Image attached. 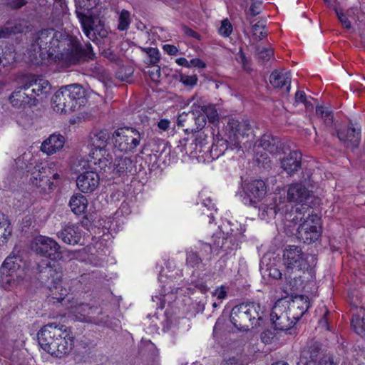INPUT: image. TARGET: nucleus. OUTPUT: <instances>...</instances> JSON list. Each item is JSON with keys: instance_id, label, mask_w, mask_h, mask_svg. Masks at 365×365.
I'll use <instances>...</instances> for the list:
<instances>
[{"instance_id": "nucleus-1", "label": "nucleus", "mask_w": 365, "mask_h": 365, "mask_svg": "<svg viewBox=\"0 0 365 365\" xmlns=\"http://www.w3.org/2000/svg\"><path fill=\"white\" fill-rule=\"evenodd\" d=\"M47 45L46 59L63 61L68 65L93 59L95 56L90 43L83 48L76 38L63 33L61 38H53Z\"/></svg>"}, {"instance_id": "nucleus-2", "label": "nucleus", "mask_w": 365, "mask_h": 365, "mask_svg": "<svg viewBox=\"0 0 365 365\" xmlns=\"http://www.w3.org/2000/svg\"><path fill=\"white\" fill-rule=\"evenodd\" d=\"M40 346L51 355L61 358L68 354L73 347V337L66 331L63 325L49 323L38 332Z\"/></svg>"}, {"instance_id": "nucleus-3", "label": "nucleus", "mask_w": 365, "mask_h": 365, "mask_svg": "<svg viewBox=\"0 0 365 365\" xmlns=\"http://www.w3.org/2000/svg\"><path fill=\"white\" fill-rule=\"evenodd\" d=\"M293 214L292 218L297 219V220L289 221L300 222L297 229L299 240L308 245L317 241L321 235L319 217L314 214L312 209L304 205L296 207Z\"/></svg>"}, {"instance_id": "nucleus-4", "label": "nucleus", "mask_w": 365, "mask_h": 365, "mask_svg": "<svg viewBox=\"0 0 365 365\" xmlns=\"http://www.w3.org/2000/svg\"><path fill=\"white\" fill-rule=\"evenodd\" d=\"M86 102L85 91L78 84H72L56 91L51 99L53 110L68 113L80 108Z\"/></svg>"}, {"instance_id": "nucleus-5", "label": "nucleus", "mask_w": 365, "mask_h": 365, "mask_svg": "<svg viewBox=\"0 0 365 365\" xmlns=\"http://www.w3.org/2000/svg\"><path fill=\"white\" fill-rule=\"evenodd\" d=\"M259 304L250 302L235 306L230 313V322L240 331H248L261 326L263 319Z\"/></svg>"}, {"instance_id": "nucleus-6", "label": "nucleus", "mask_w": 365, "mask_h": 365, "mask_svg": "<svg viewBox=\"0 0 365 365\" xmlns=\"http://www.w3.org/2000/svg\"><path fill=\"white\" fill-rule=\"evenodd\" d=\"M96 160L95 158L91 160L81 158L75 165V170L79 173L76 179V185L82 192L91 193L98 187L100 177L98 169L93 168L96 164Z\"/></svg>"}, {"instance_id": "nucleus-7", "label": "nucleus", "mask_w": 365, "mask_h": 365, "mask_svg": "<svg viewBox=\"0 0 365 365\" xmlns=\"http://www.w3.org/2000/svg\"><path fill=\"white\" fill-rule=\"evenodd\" d=\"M100 0H76V14L86 36L93 39L101 29V20L93 17L90 11L96 7Z\"/></svg>"}, {"instance_id": "nucleus-8", "label": "nucleus", "mask_w": 365, "mask_h": 365, "mask_svg": "<svg viewBox=\"0 0 365 365\" xmlns=\"http://www.w3.org/2000/svg\"><path fill=\"white\" fill-rule=\"evenodd\" d=\"M38 279L41 283L49 291V295L61 302L68 294V290L62 285V272L50 265L40 270Z\"/></svg>"}, {"instance_id": "nucleus-9", "label": "nucleus", "mask_w": 365, "mask_h": 365, "mask_svg": "<svg viewBox=\"0 0 365 365\" xmlns=\"http://www.w3.org/2000/svg\"><path fill=\"white\" fill-rule=\"evenodd\" d=\"M283 262L288 269L305 270L315 265L316 258L304 253L298 246L289 245L284 250Z\"/></svg>"}, {"instance_id": "nucleus-10", "label": "nucleus", "mask_w": 365, "mask_h": 365, "mask_svg": "<svg viewBox=\"0 0 365 365\" xmlns=\"http://www.w3.org/2000/svg\"><path fill=\"white\" fill-rule=\"evenodd\" d=\"M140 140V133L132 128H119L113 134L114 148L120 152H133Z\"/></svg>"}, {"instance_id": "nucleus-11", "label": "nucleus", "mask_w": 365, "mask_h": 365, "mask_svg": "<svg viewBox=\"0 0 365 365\" xmlns=\"http://www.w3.org/2000/svg\"><path fill=\"white\" fill-rule=\"evenodd\" d=\"M225 137L231 146L239 149L242 140L252 135V129L248 120L230 119L224 130Z\"/></svg>"}, {"instance_id": "nucleus-12", "label": "nucleus", "mask_w": 365, "mask_h": 365, "mask_svg": "<svg viewBox=\"0 0 365 365\" xmlns=\"http://www.w3.org/2000/svg\"><path fill=\"white\" fill-rule=\"evenodd\" d=\"M289 205L287 202L285 200L284 197L279 195L277 193H275L274 197L272 198L271 202L267 204L263 205L259 209V216L262 220H269L276 217L278 214L282 216H284V218L287 221L288 220H295L298 217L292 218L293 214V210H291L290 212L289 210Z\"/></svg>"}, {"instance_id": "nucleus-13", "label": "nucleus", "mask_w": 365, "mask_h": 365, "mask_svg": "<svg viewBox=\"0 0 365 365\" xmlns=\"http://www.w3.org/2000/svg\"><path fill=\"white\" fill-rule=\"evenodd\" d=\"M61 36L62 32L56 31L52 29H43L36 33L33 37L29 49V52L34 56L33 60L38 63L39 61L46 59V47L44 46H48V42L53 40V38Z\"/></svg>"}, {"instance_id": "nucleus-14", "label": "nucleus", "mask_w": 365, "mask_h": 365, "mask_svg": "<svg viewBox=\"0 0 365 365\" xmlns=\"http://www.w3.org/2000/svg\"><path fill=\"white\" fill-rule=\"evenodd\" d=\"M31 250L38 255L56 260L61 257V247L53 239L46 236L36 237L31 244Z\"/></svg>"}, {"instance_id": "nucleus-15", "label": "nucleus", "mask_w": 365, "mask_h": 365, "mask_svg": "<svg viewBox=\"0 0 365 365\" xmlns=\"http://www.w3.org/2000/svg\"><path fill=\"white\" fill-rule=\"evenodd\" d=\"M286 300H277L272 309L270 318L274 329L279 331H287L294 324L295 321L291 317L285 308Z\"/></svg>"}, {"instance_id": "nucleus-16", "label": "nucleus", "mask_w": 365, "mask_h": 365, "mask_svg": "<svg viewBox=\"0 0 365 365\" xmlns=\"http://www.w3.org/2000/svg\"><path fill=\"white\" fill-rule=\"evenodd\" d=\"M309 307L308 297L296 296L292 300H286L285 308L295 323L304 315Z\"/></svg>"}, {"instance_id": "nucleus-17", "label": "nucleus", "mask_w": 365, "mask_h": 365, "mask_svg": "<svg viewBox=\"0 0 365 365\" xmlns=\"http://www.w3.org/2000/svg\"><path fill=\"white\" fill-rule=\"evenodd\" d=\"M337 136L345 147L352 150L360 143L361 130L353 127L344 128L337 131Z\"/></svg>"}, {"instance_id": "nucleus-18", "label": "nucleus", "mask_w": 365, "mask_h": 365, "mask_svg": "<svg viewBox=\"0 0 365 365\" xmlns=\"http://www.w3.org/2000/svg\"><path fill=\"white\" fill-rule=\"evenodd\" d=\"M24 88L28 91L31 88L30 91L34 96L46 94L51 89L50 83L47 80L34 75H30L26 78Z\"/></svg>"}, {"instance_id": "nucleus-19", "label": "nucleus", "mask_w": 365, "mask_h": 365, "mask_svg": "<svg viewBox=\"0 0 365 365\" xmlns=\"http://www.w3.org/2000/svg\"><path fill=\"white\" fill-rule=\"evenodd\" d=\"M57 236L64 243L75 245L80 243L82 237V230L80 226L69 223L65 225L57 233Z\"/></svg>"}, {"instance_id": "nucleus-20", "label": "nucleus", "mask_w": 365, "mask_h": 365, "mask_svg": "<svg viewBox=\"0 0 365 365\" xmlns=\"http://www.w3.org/2000/svg\"><path fill=\"white\" fill-rule=\"evenodd\" d=\"M246 195L252 205L257 204L265 195V183L262 180H255L245 185Z\"/></svg>"}, {"instance_id": "nucleus-21", "label": "nucleus", "mask_w": 365, "mask_h": 365, "mask_svg": "<svg viewBox=\"0 0 365 365\" xmlns=\"http://www.w3.org/2000/svg\"><path fill=\"white\" fill-rule=\"evenodd\" d=\"M302 153L297 150L291 151L281 160L282 168L289 175H293L301 168Z\"/></svg>"}, {"instance_id": "nucleus-22", "label": "nucleus", "mask_w": 365, "mask_h": 365, "mask_svg": "<svg viewBox=\"0 0 365 365\" xmlns=\"http://www.w3.org/2000/svg\"><path fill=\"white\" fill-rule=\"evenodd\" d=\"M48 174H51L49 168L41 167L36 170L32 173V177L31 178L32 184L41 188L44 191H46L47 187L48 190H51L53 183L51 181V178L48 177Z\"/></svg>"}, {"instance_id": "nucleus-23", "label": "nucleus", "mask_w": 365, "mask_h": 365, "mask_svg": "<svg viewBox=\"0 0 365 365\" xmlns=\"http://www.w3.org/2000/svg\"><path fill=\"white\" fill-rule=\"evenodd\" d=\"M309 196V190L299 182L292 183L287 189V201L302 203Z\"/></svg>"}, {"instance_id": "nucleus-24", "label": "nucleus", "mask_w": 365, "mask_h": 365, "mask_svg": "<svg viewBox=\"0 0 365 365\" xmlns=\"http://www.w3.org/2000/svg\"><path fill=\"white\" fill-rule=\"evenodd\" d=\"M109 135L105 130H100L93 133L91 137V143L93 146L92 155L97 156L105 155L106 151L105 150L108 144Z\"/></svg>"}, {"instance_id": "nucleus-25", "label": "nucleus", "mask_w": 365, "mask_h": 365, "mask_svg": "<svg viewBox=\"0 0 365 365\" xmlns=\"http://www.w3.org/2000/svg\"><path fill=\"white\" fill-rule=\"evenodd\" d=\"M64 137L60 134H52L41 144V150L47 155H53L60 150L64 145Z\"/></svg>"}, {"instance_id": "nucleus-26", "label": "nucleus", "mask_w": 365, "mask_h": 365, "mask_svg": "<svg viewBox=\"0 0 365 365\" xmlns=\"http://www.w3.org/2000/svg\"><path fill=\"white\" fill-rule=\"evenodd\" d=\"M26 91L28 89H25L23 84L11 93L9 101L13 106L21 108L31 103L34 96L30 94L29 92H26Z\"/></svg>"}, {"instance_id": "nucleus-27", "label": "nucleus", "mask_w": 365, "mask_h": 365, "mask_svg": "<svg viewBox=\"0 0 365 365\" xmlns=\"http://www.w3.org/2000/svg\"><path fill=\"white\" fill-rule=\"evenodd\" d=\"M269 82L273 87L277 88L285 87L286 92L289 93L291 83L290 72L285 70L274 71L269 76Z\"/></svg>"}, {"instance_id": "nucleus-28", "label": "nucleus", "mask_w": 365, "mask_h": 365, "mask_svg": "<svg viewBox=\"0 0 365 365\" xmlns=\"http://www.w3.org/2000/svg\"><path fill=\"white\" fill-rule=\"evenodd\" d=\"M135 170V164L130 158L124 155H116L113 162V172L118 175L133 173Z\"/></svg>"}, {"instance_id": "nucleus-29", "label": "nucleus", "mask_w": 365, "mask_h": 365, "mask_svg": "<svg viewBox=\"0 0 365 365\" xmlns=\"http://www.w3.org/2000/svg\"><path fill=\"white\" fill-rule=\"evenodd\" d=\"M259 146L272 155L280 153L282 143L279 138L271 134H264L259 140Z\"/></svg>"}, {"instance_id": "nucleus-30", "label": "nucleus", "mask_w": 365, "mask_h": 365, "mask_svg": "<svg viewBox=\"0 0 365 365\" xmlns=\"http://www.w3.org/2000/svg\"><path fill=\"white\" fill-rule=\"evenodd\" d=\"M116 29L119 31H127L132 23L131 13L125 9H116Z\"/></svg>"}, {"instance_id": "nucleus-31", "label": "nucleus", "mask_w": 365, "mask_h": 365, "mask_svg": "<svg viewBox=\"0 0 365 365\" xmlns=\"http://www.w3.org/2000/svg\"><path fill=\"white\" fill-rule=\"evenodd\" d=\"M194 121L195 115L193 109L192 111L180 113L177 119V125L178 127L182 128L187 133H195Z\"/></svg>"}, {"instance_id": "nucleus-32", "label": "nucleus", "mask_w": 365, "mask_h": 365, "mask_svg": "<svg viewBox=\"0 0 365 365\" xmlns=\"http://www.w3.org/2000/svg\"><path fill=\"white\" fill-rule=\"evenodd\" d=\"M351 326L359 335H365V308L360 307L356 313L353 314Z\"/></svg>"}, {"instance_id": "nucleus-33", "label": "nucleus", "mask_w": 365, "mask_h": 365, "mask_svg": "<svg viewBox=\"0 0 365 365\" xmlns=\"http://www.w3.org/2000/svg\"><path fill=\"white\" fill-rule=\"evenodd\" d=\"M21 259L19 255H10L4 260L0 269L3 270V273L6 272L10 273H18L21 267Z\"/></svg>"}, {"instance_id": "nucleus-34", "label": "nucleus", "mask_w": 365, "mask_h": 365, "mask_svg": "<svg viewBox=\"0 0 365 365\" xmlns=\"http://www.w3.org/2000/svg\"><path fill=\"white\" fill-rule=\"evenodd\" d=\"M319 351L317 346H311L308 349H304L300 354L299 361L297 365H310L314 364L315 358Z\"/></svg>"}, {"instance_id": "nucleus-35", "label": "nucleus", "mask_w": 365, "mask_h": 365, "mask_svg": "<svg viewBox=\"0 0 365 365\" xmlns=\"http://www.w3.org/2000/svg\"><path fill=\"white\" fill-rule=\"evenodd\" d=\"M70 207L76 215L84 212L88 205V200L85 196L79 194L73 195L70 200Z\"/></svg>"}, {"instance_id": "nucleus-36", "label": "nucleus", "mask_w": 365, "mask_h": 365, "mask_svg": "<svg viewBox=\"0 0 365 365\" xmlns=\"http://www.w3.org/2000/svg\"><path fill=\"white\" fill-rule=\"evenodd\" d=\"M11 232L12 229L8 217L0 212V240L3 243L6 242Z\"/></svg>"}, {"instance_id": "nucleus-37", "label": "nucleus", "mask_w": 365, "mask_h": 365, "mask_svg": "<svg viewBox=\"0 0 365 365\" xmlns=\"http://www.w3.org/2000/svg\"><path fill=\"white\" fill-rule=\"evenodd\" d=\"M18 273H10L0 269V286L4 289H9L16 283V280L19 278Z\"/></svg>"}, {"instance_id": "nucleus-38", "label": "nucleus", "mask_w": 365, "mask_h": 365, "mask_svg": "<svg viewBox=\"0 0 365 365\" xmlns=\"http://www.w3.org/2000/svg\"><path fill=\"white\" fill-rule=\"evenodd\" d=\"M230 147L231 149L236 148L235 146H231L230 143L227 141V137L222 138L212 145L211 153L215 155L217 158L223 154L224 152Z\"/></svg>"}, {"instance_id": "nucleus-39", "label": "nucleus", "mask_w": 365, "mask_h": 365, "mask_svg": "<svg viewBox=\"0 0 365 365\" xmlns=\"http://www.w3.org/2000/svg\"><path fill=\"white\" fill-rule=\"evenodd\" d=\"M316 113L322 118L327 127H331L334 121L333 113L328 108L318 106L316 108Z\"/></svg>"}, {"instance_id": "nucleus-40", "label": "nucleus", "mask_w": 365, "mask_h": 365, "mask_svg": "<svg viewBox=\"0 0 365 365\" xmlns=\"http://www.w3.org/2000/svg\"><path fill=\"white\" fill-rule=\"evenodd\" d=\"M16 61V55L12 51L5 52L0 55V73L3 69L8 70Z\"/></svg>"}, {"instance_id": "nucleus-41", "label": "nucleus", "mask_w": 365, "mask_h": 365, "mask_svg": "<svg viewBox=\"0 0 365 365\" xmlns=\"http://www.w3.org/2000/svg\"><path fill=\"white\" fill-rule=\"evenodd\" d=\"M200 111L205 113V118H207L210 122L214 123L219 118L218 113L215 106H197Z\"/></svg>"}, {"instance_id": "nucleus-42", "label": "nucleus", "mask_w": 365, "mask_h": 365, "mask_svg": "<svg viewBox=\"0 0 365 365\" xmlns=\"http://www.w3.org/2000/svg\"><path fill=\"white\" fill-rule=\"evenodd\" d=\"M195 121L194 128L195 133L202 130L206 125V118L205 113L199 110L197 106L194 108Z\"/></svg>"}, {"instance_id": "nucleus-43", "label": "nucleus", "mask_w": 365, "mask_h": 365, "mask_svg": "<svg viewBox=\"0 0 365 365\" xmlns=\"http://www.w3.org/2000/svg\"><path fill=\"white\" fill-rule=\"evenodd\" d=\"M212 247L216 254H218L220 250H224L225 251H227L225 244L227 242L228 238H225L224 237V234L219 233L214 235L212 236Z\"/></svg>"}, {"instance_id": "nucleus-44", "label": "nucleus", "mask_w": 365, "mask_h": 365, "mask_svg": "<svg viewBox=\"0 0 365 365\" xmlns=\"http://www.w3.org/2000/svg\"><path fill=\"white\" fill-rule=\"evenodd\" d=\"M253 38L256 41H261L267 35L265 25L263 24H255L252 28Z\"/></svg>"}, {"instance_id": "nucleus-45", "label": "nucleus", "mask_w": 365, "mask_h": 365, "mask_svg": "<svg viewBox=\"0 0 365 365\" xmlns=\"http://www.w3.org/2000/svg\"><path fill=\"white\" fill-rule=\"evenodd\" d=\"M256 54L259 59L267 61L273 56L274 51L272 47L257 46H256Z\"/></svg>"}, {"instance_id": "nucleus-46", "label": "nucleus", "mask_w": 365, "mask_h": 365, "mask_svg": "<svg viewBox=\"0 0 365 365\" xmlns=\"http://www.w3.org/2000/svg\"><path fill=\"white\" fill-rule=\"evenodd\" d=\"M94 158H96V164L93 165V168H97L98 166L100 168V170H103L104 172H107L108 170H110V162L109 159L105 158L104 155L97 156L96 155L91 154L88 160L94 159Z\"/></svg>"}, {"instance_id": "nucleus-47", "label": "nucleus", "mask_w": 365, "mask_h": 365, "mask_svg": "<svg viewBox=\"0 0 365 365\" xmlns=\"http://www.w3.org/2000/svg\"><path fill=\"white\" fill-rule=\"evenodd\" d=\"M236 61L240 63L242 68L246 71H251L250 64L249 60L247 58L245 53L243 52L242 48H240L239 51L236 54L235 57Z\"/></svg>"}, {"instance_id": "nucleus-48", "label": "nucleus", "mask_w": 365, "mask_h": 365, "mask_svg": "<svg viewBox=\"0 0 365 365\" xmlns=\"http://www.w3.org/2000/svg\"><path fill=\"white\" fill-rule=\"evenodd\" d=\"M232 31V26L228 19H224L221 22V26L219 28V33L221 36L225 37L229 36Z\"/></svg>"}, {"instance_id": "nucleus-49", "label": "nucleus", "mask_w": 365, "mask_h": 365, "mask_svg": "<svg viewBox=\"0 0 365 365\" xmlns=\"http://www.w3.org/2000/svg\"><path fill=\"white\" fill-rule=\"evenodd\" d=\"M262 4L261 1H256L252 2L249 11L247 13V19L250 21V16H255L261 13L262 11Z\"/></svg>"}, {"instance_id": "nucleus-50", "label": "nucleus", "mask_w": 365, "mask_h": 365, "mask_svg": "<svg viewBox=\"0 0 365 365\" xmlns=\"http://www.w3.org/2000/svg\"><path fill=\"white\" fill-rule=\"evenodd\" d=\"M180 81L182 82L185 86H193L196 85L197 82V77L196 75L187 76L184 74H180Z\"/></svg>"}, {"instance_id": "nucleus-51", "label": "nucleus", "mask_w": 365, "mask_h": 365, "mask_svg": "<svg viewBox=\"0 0 365 365\" xmlns=\"http://www.w3.org/2000/svg\"><path fill=\"white\" fill-rule=\"evenodd\" d=\"M202 262L201 258L198 256L196 252H190L187 255V263L194 267L200 264Z\"/></svg>"}, {"instance_id": "nucleus-52", "label": "nucleus", "mask_w": 365, "mask_h": 365, "mask_svg": "<svg viewBox=\"0 0 365 365\" xmlns=\"http://www.w3.org/2000/svg\"><path fill=\"white\" fill-rule=\"evenodd\" d=\"M335 12L341 25L346 29H351V21L349 20L347 16L344 14V12L341 10H339L337 9H335Z\"/></svg>"}, {"instance_id": "nucleus-53", "label": "nucleus", "mask_w": 365, "mask_h": 365, "mask_svg": "<svg viewBox=\"0 0 365 365\" xmlns=\"http://www.w3.org/2000/svg\"><path fill=\"white\" fill-rule=\"evenodd\" d=\"M150 68L148 73L153 81L158 82L160 77V68L155 64Z\"/></svg>"}, {"instance_id": "nucleus-54", "label": "nucleus", "mask_w": 365, "mask_h": 365, "mask_svg": "<svg viewBox=\"0 0 365 365\" xmlns=\"http://www.w3.org/2000/svg\"><path fill=\"white\" fill-rule=\"evenodd\" d=\"M149 53L148 54L149 57V62L151 64H156L160 58V53L158 49L156 48H153L152 50H149Z\"/></svg>"}, {"instance_id": "nucleus-55", "label": "nucleus", "mask_w": 365, "mask_h": 365, "mask_svg": "<svg viewBox=\"0 0 365 365\" xmlns=\"http://www.w3.org/2000/svg\"><path fill=\"white\" fill-rule=\"evenodd\" d=\"M313 365H336V363L334 362L332 356L327 355L314 362Z\"/></svg>"}, {"instance_id": "nucleus-56", "label": "nucleus", "mask_w": 365, "mask_h": 365, "mask_svg": "<svg viewBox=\"0 0 365 365\" xmlns=\"http://www.w3.org/2000/svg\"><path fill=\"white\" fill-rule=\"evenodd\" d=\"M227 292L226 288L224 286H221L217 287L215 292L212 293V295L216 297L217 299L222 300L227 297Z\"/></svg>"}, {"instance_id": "nucleus-57", "label": "nucleus", "mask_w": 365, "mask_h": 365, "mask_svg": "<svg viewBox=\"0 0 365 365\" xmlns=\"http://www.w3.org/2000/svg\"><path fill=\"white\" fill-rule=\"evenodd\" d=\"M27 0H6L7 5L11 9H19L26 5Z\"/></svg>"}, {"instance_id": "nucleus-58", "label": "nucleus", "mask_w": 365, "mask_h": 365, "mask_svg": "<svg viewBox=\"0 0 365 365\" xmlns=\"http://www.w3.org/2000/svg\"><path fill=\"white\" fill-rule=\"evenodd\" d=\"M329 314V312L328 310H326L325 313L324 314L322 319L319 320V326L322 329H324L326 330L329 329V327L328 324V319H327V315Z\"/></svg>"}, {"instance_id": "nucleus-59", "label": "nucleus", "mask_w": 365, "mask_h": 365, "mask_svg": "<svg viewBox=\"0 0 365 365\" xmlns=\"http://www.w3.org/2000/svg\"><path fill=\"white\" fill-rule=\"evenodd\" d=\"M163 50L169 55L175 56L177 55L178 49L176 46L170 44H165L163 46Z\"/></svg>"}, {"instance_id": "nucleus-60", "label": "nucleus", "mask_w": 365, "mask_h": 365, "mask_svg": "<svg viewBox=\"0 0 365 365\" xmlns=\"http://www.w3.org/2000/svg\"><path fill=\"white\" fill-rule=\"evenodd\" d=\"M189 63H190V67L193 66L200 68H204L206 67L205 63L200 58H192Z\"/></svg>"}, {"instance_id": "nucleus-61", "label": "nucleus", "mask_w": 365, "mask_h": 365, "mask_svg": "<svg viewBox=\"0 0 365 365\" xmlns=\"http://www.w3.org/2000/svg\"><path fill=\"white\" fill-rule=\"evenodd\" d=\"M294 100L296 103H305L307 101V96L304 91H298L295 93Z\"/></svg>"}, {"instance_id": "nucleus-62", "label": "nucleus", "mask_w": 365, "mask_h": 365, "mask_svg": "<svg viewBox=\"0 0 365 365\" xmlns=\"http://www.w3.org/2000/svg\"><path fill=\"white\" fill-rule=\"evenodd\" d=\"M273 338V334L270 331H266L262 333L261 339L265 344H269Z\"/></svg>"}, {"instance_id": "nucleus-63", "label": "nucleus", "mask_w": 365, "mask_h": 365, "mask_svg": "<svg viewBox=\"0 0 365 365\" xmlns=\"http://www.w3.org/2000/svg\"><path fill=\"white\" fill-rule=\"evenodd\" d=\"M182 29L186 36L197 39L200 38V35L192 29L188 28L187 26H183Z\"/></svg>"}, {"instance_id": "nucleus-64", "label": "nucleus", "mask_w": 365, "mask_h": 365, "mask_svg": "<svg viewBox=\"0 0 365 365\" xmlns=\"http://www.w3.org/2000/svg\"><path fill=\"white\" fill-rule=\"evenodd\" d=\"M201 251L205 252L207 256H210L213 252H215L212 245L208 243L202 244V247L201 248Z\"/></svg>"}]
</instances>
